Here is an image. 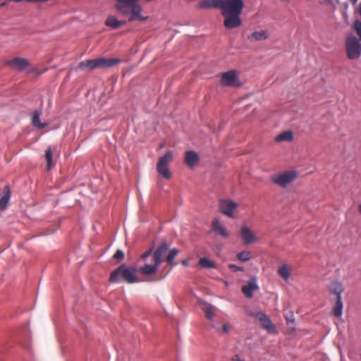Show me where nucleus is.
I'll return each instance as SVG.
<instances>
[{"label": "nucleus", "mask_w": 361, "mask_h": 361, "mask_svg": "<svg viewBox=\"0 0 361 361\" xmlns=\"http://www.w3.org/2000/svg\"><path fill=\"white\" fill-rule=\"evenodd\" d=\"M171 244L166 242L162 243L154 250V245L148 250L140 255V261L144 265L140 268V272L144 276H150L156 274L159 267L162 262L164 257L169 250Z\"/></svg>", "instance_id": "f257e3e1"}, {"label": "nucleus", "mask_w": 361, "mask_h": 361, "mask_svg": "<svg viewBox=\"0 0 361 361\" xmlns=\"http://www.w3.org/2000/svg\"><path fill=\"white\" fill-rule=\"evenodd\" d=\"M243 8L242 0H221V9L225 18L224 25L232 29L241 25L240 15Z\"/></svg>", "instance_id": "f03ea898"}, {"label": "nucleus", "mask_w": 361, "mask_h": 361, "mask_svg": "<svg viewBox=\"0 0 361 361\" xmlns=\"http://www.w3.org/2000/svg\"><path fill=\"white\" fill-rule=\"evenodd\" d=\"M109 281L111 283H119L122 281L128 283L138 282L137 269L135 267L122 264L111 273Z\"/></svg>", "instance_id": "7ed1b4c3"}, {"label": "nucleus", "mask_w": 361, "mask_h": 361, "mask_svg": "<svg viewBox=\"0 0 361 361\" xmlns=\"http://www.w3.org/2000/svg\"><path fill=\"white\" fill-rule=\"evenodd\" d=\"M120 60L118 59L97 58L94 59H90L81 61L79 63L78 68L82 71H91L98 67H112L118 64Z\"/></svg>", "instance_id": "20e7f679"}, {"label": "nucleus", "mask_w": 361, "mask_h": 361, "mask_svg": "<svg viewBox=\"0 0 361 361\" xmlns=\"http://www.w3.org/2000/svg\"><path fill=\"white\" fill-rule=\"evenodd\" d=\"M298 173L296 171L288 170L273 174L271 179L275 185L286 188L298 178Z\"/></svg>", "instance_id": "39448f33"}, {"label": "nucleus", "mask_w": 361, "mask_h": 361, "mask_svg": "<svg viewBox=\"0 0 361 361\" xmlns=\"http://www.w3.org/2000/svg\"><path fill=\"white\" fill-rule=\"evenodd\" d=\"M173 154L171 151H167L164 155L159 157L157 164V171L165 179H170L171 173L169 169V164L172 161Z\"/></svg>", "instance_id": "423d86ee"}, {"label": "nucleus", "mask_w": 361, "mask_h": 361, "mask_svg": "<svg viewBox=\"0 0 361 361\" xmlns=\"http://www.w3.org/2000/svg\"><path fill=\"white\" fill-rule=\"evenodd\" d=\"M345 47L347 56L350 59H357L361 55V44L353 35L346 37Z\"/></svg>", "instance_id": "0eeeda50"}, {"label": "nucleus", "mask_w": 361, "mask_h": 361, "mask_svg": "<svg viewBox=\"0 0 361 361\" xmlns=\"http://www.w3.org/2000/svg\"><path fill=\"white\" fill-rule=\"evenodd\" d=\"M221 82L224 86L238 87L241 85L238 72L235 70H231L221 74Z\"/></svg>", "instance_id": "6e6552de"}, {"label": "nucleus", "mask_w": 361, "mask_h": 361, "mask_svg": "<svg viewBox=\"0 0 361 361\" xmlns=\"http://www.w3.org/2000/svg\"><path fill=\"white\" fill-rule=\"evenodd\" d=\"M237 207L238 204L231 200H223L219 203V209L221 212L228 217L233 216V212Z\"/></svg>", "instance_id": "1a4fd4ad"}, {"label": "nucleus", "mask_w": 361, "mask_h": 361, "mask_svg": "<svg viewBox=\"0 0 361 361\" xmlns=\"http://www.w3.org/2000/svg\"><path fill=\"white\" fill-rule=\"evenodd\" d=\"M240 235L245 245H250L257 240L254 233L245 225L240 228Z\"/></svg>", "instance_id": "9d476101"}, {"label": "nucleus", "mask_w": 361, "mask_h": 361, "mask_svg": "<svg viewBox=\"0 0 361 361\" xmlns=\"http://www.w3.org/2000/svg\"><path fill=\"white\" fill-rule=\"evenodd\" d=\"M257 318L261 324V326L269 333H276V328L269 317L263 312H259Z\"/></svg>", "instance_id": "9b49d317"}, {"label": "nucleus", "mask_w": 361, "mask_h": 361, "mask_svg": "<svg viewBox=\"0 0 361 361\" xmlns=\"http://www.w3.org/2000/svg\"><path fill=\"white\" fill-rule=\"evenodd\" d=\"M259 289L257 279L252 277L247 282V284L242 287V292L248 298L253 297V291Z\"/></svg>", "instance_id": "f8f14e48"}, {"label": "nucleus", "mask_w": 361, "mask_h": 361, "mask_svg": "<svg viewBox=\"0 0 361 361\" xmlns=\"http://www.w3.org/2000/svg\"><path fill=\"white\" fill-rule=\"evenodd\" d=\"M198 154L193 151H187L185 154V163L190 167L193 168L199 161Z\"/></svg>", "instance_id": "ddd939ff"}, {"label": "nucleus", "mask_w": 361, "mask_h": 361, "mask_svg": "<svg viewBox=\"0 0 361 361\" xmlns=\"http://www.w3.org/2000/svg\"><path fill=\"white\" fill-rule=\"evenodd\" d=\"M8 64L13 66L18 71H24L28 67L29 62L25 59L16 57L9 61Z\"/></svg>", "instance_id": "4468645a"}, {"label": "nucleus", "mask_w": 361, "mask_h": 361, "mask_svg": "<svg viewBox=\"0 0 361 361\" xmlns=\"http://www.w3.org/2000/svg\"><path fill=\"white\" fill-rule=\"evenodd\" d=\"M344 288L343 284L338 281H332L329 287L330 294L334 295L336 298H341V294Z\"/></svg>", "instance_id": "2eb2a0df"}, {"label": "nucleus", "mask_w": 361, "mask_h": 361, "mask_svg": "<svg viewBox=\"0 0 361 361\" xmlns=\"http://www.w3.org/2000/svg\"><path fill=\"white\" fill-rule=\"evenodd\" d=\"M42 114V112L39 110H36L34 111L32 116V126L37 129H43L46 126H48L47 123H42L40 121V116Z\"/></svg>", "instance_id": "dca6fc26"}, {"label": "nucleus", "mask_w": 361, "mask_h": 361, "mask_svg": "<svg viewBox=\"0 0 361 361\" xmlns=\"http://www.w3.org/2000/svg\"><path fill=\"white\" fill-rule=\"evenodd\" d=\"M126 23V20H118L114 16L108 17L105 22V25L112 29H117L124 25Z\"/></svg>", "instance_id": "f3484780"}, {"label": "nucleus", "mask_w": 361, "mask_h": 361, "mask_svg": "<svg viewBox=\"0 0 361 361\" xmlns=\"http://www.w3.org/2000/svg\"><path fill=\"white\" fill-rule=\"evenodd\" d=\"M221 5V0H204L198 4L200 8H220Z\"/></svg>", "instance_id": "a211bd4d"}, {"label": "nucleus", "mask_w": 361, "mask_h": 361, "mask_svg": "<svg viewBox=\"0 0 361 361\" xmlns=\"http://www.w3.org/2000/svg\"><path fill=\"white\" fill-rule=\"evenodd\" d=\"M11 196V190L8 185H6L4 188V194L0 197V209H4L9 201Z\"/></svg>", "instance_id": "6ab92c4d"}, {"label": "nucleus", "mask_w": 361, "mask_h": 361, "mask_svg": "<svg viewBox=\"0 0 361 361\" xmlns=\"http://www.w3.org/2000/svg\"><path fill=\"white\" fill-rule=\"evenodd\" d=\"M343 304L341 298H336L332 308L334 315L338 318L341 317L343 314Z\"/></svg>", "instance_id": "aec40b11"}, {"label": "nucleus", "mask_w": 361, "mask_h": 361, "mask_svg": "<svg viewBox=\"0 0 361 361\" xmlns=\"http://www.w3.org/2000/svg\"><path fill=\"white\" fill-rule=\"evenodd\" d=\"M268 38V34L265 30L254 32L251 35L248 37V39L251 42L264 40Z\"/></svg>", "instance_id": "412c9836"}, {"label": "nucleus", "mask_w": 361, "mask_h": 361, "mask_svg": "<svg viewBox=\"0 0 361 361\" xmlns=\"http://www.w3.org/2000/svg\"><path fill=\"white\" fill-rule=\"evenodd\" d=\"M213 231L219 232L223 237H228V233L226 229L221 224L218 219H215L212 222Z\"/></svg>", "instance_id": "4be33fe9"}, {"label": "nucleus", "mask_w": 361, "mask_h": 361, "mask_svg": "<svg viewBox=\"0 0 361 361\" xmlns=\"http://www.w3.org/2000/svg\"><path fill=\"white\" fill-rule=\"evenodd\" d=\"M293 139V135L292 131L287 130L280 133L275 137V140L278 142H290Z\"/></svg>", "instance_id": "5701e85b"}, {"label": "nucleus", "mask_w": 361, "mask_h": 361, "mask_svg": "<svg viewBox=\"0 0 361 361\" xmlns=\"http://www.w3.org/2000/svg\"><path fill=\"white\" fill-rule=\"evenodd\" d=\"M202 305V310L204 311L206 317L209 319H212L215 315V307L207 302H204Z\"/></svg>", "instance_id": "b1692460"}, {"label": "nucleus", "mask_w": 361, "mask_h": 361, "mask_svg": "<svg viewBox=\"0 0 361 361\" xmlns=\"http://www.w3.org/2000/svg\"><path fill=\"white\" fill-rule=\"evenodd\" d=\"M277 272L279 275L285 281H288L290 276V272L287 264H283L279 267Z\"/></svg>", "instance_id": "393cba45"}, {"label": "nucleus", "mask_w": 361, "mask_h": 361, "mask_svg": "<svg viewBox=\"0 0 361 361\" xmlns=\"http://www.w3.org/2000/svg\"><path fill=\"white\" fill-rule=\"evenodd\" d=\"M179 253V250L176 248L171 249L168 255L166 257V261L167 263L170 264L171 266H173L174 264V259Z\"/></svg>", "instance_id": "a878e982"}, {"label": "nucleus", "mask_w": 361, "mask_h": 361, "mask_svg": "<svg viewBox=\"0 0 361 361\" xmlns=\"http://www.w3.org/2000/svg\"><path fill=\"white\" fill-rule=\"evenodd\" d=\"M44 157L47 162V169L50 170L54 165L52 161V151L50 147L46 149Z\"/></svg>", "instance_id": "bb28decb"}, {"label": "nucleus", "mask_w": 361, "mask_h": 361, "mask_svg": "<svg viewBox=\"0 0 361 361\" xmlns=\"http://www.w3.org/2000/svg\"><path fill=\"white\" fill-rule=\"evenodd\" d=\"M199 265L205 269H212L215 267V262L207 258L203 257L199 260Z\"/></svg>", "instance_id": "cd10ccee"}, {"label": "nucleus", "mask_w": 361, "mask_h": 361, "mask_svg": "<svg viewBox=\"0 0 361 361\" xmlns=\"http://www.w3.org/2000/svg\"><path fill=\"white\" fill-rule=\"evenodd\" d=\"M252 257V255L251 252L243 250L242 252H240L237 255V258L243 262L249 261Z\"/></svg>", "instance_id": "c85d7f7f"}, {"label": "nucleus", "mask_w": 361, "mask_h": 361, "mask_svg": "<svg viewBox=\"0 0 361 361\" xmlns=\"http://www.w3.org/2000/svg\"><path fill=\"white\" fill-rule=\"evenodd\" d=\"M354 28L361 40V22L359 20H355L354 23Z\"/></svg>", "instance_id": "c756f323"}, {"label": "nucleus", "mask_w": 361, "mask_h": 361, "mask_svg": "<svg viewBox=\"0 0 361 361\" xmlns=\"http://www.w3.org/2000/svg\"><path fill=\"white\" fill-rule=\"evenodd\" d=\"M124 252L121 250H118L116 253L114 255V258L116 259H123L124 258Z\"/></svg>", "instance_id": "7c9ffc66"}, {"label": "nucleus", "mask_w": 361, "mask_h": 361, "mask_svg": "<svg viewBox=\"0 0 361 361\" xmlns=\"http://www.w3.org/2000/svg\"><path fill=\"white\" fill-rule=\"evenodd\" d=\"M228 267L231 269H232L233 271H243L244 270V268L243 267H240V266L235 265L234 264H229Z\"/></svg>", "instance_id": "2f4dec72"}, {"label": "nucleus", "mask_w": 361, "mask_h": 361, "mask_svg": "<svg viewBox=\"0 0 361 361\" xmlns=\"http://www.w3.org/2000/svg\"><path fill=\"white\" fill-rule=\"evenodd\" d=\"M231 361H245L242 360L238 355H235L231 360Z\"/></svg>", "instance_id": "473e14b6"}, {"label": "nucleus", "mask_w": 361, "mask_h": 361, "mask_svg": "<svg viewBox=\"0 0 361 361\" xmlns=\"http://www.w3.org/2000/svg\"><path fill=\"white\" fill-rule=\"evenodd\" d=\"M229 329H230L229 326L227 324H224L223 326V331H224V333L228 332Z\"/></svg>", "instance_id": "72a5a7b5"}, {"label": "nucleus", "mask_w": 361, "mask_h": 361, "mask_svg": "<svg viewBox=\"0 0 361 361\" xmlns=\"http://www.w3.org/2000/svg\"><path fill=\"white\" fill-rule=\"evenodd\" d=\"M182 264H183V265H185V266H187V265H188V264H189V261H188V259H183V260L182 261Z\"/></svg>", "instance_id": "f704fd0d"}, {"label": "nucleus", "mask_w": 361, "mask_h": 361, "mask_svg": "<svg viewBox=\"0 0 361 361\" xmlns=\"http://www.w3.org/2000/svg\"><path fill=\"white\" fill-rule=\"evenodd\" d=\"M350 1H351L353 4H355L357 2V0H350Z\"/></svg>", "instance_id": "c9c22d12"}, {"label": "nucleus", "mask_w": 361, "mask_h": 361, "mask_svg": "<svg viewBox=\"0 0 361 361\" xmlns=\"http://www.w3.org/2000/svg\"><path fill=\"white\" fill-rule=\"evenodd\" d=\"M358 210H359V212L361 214V204L359 205Z\"/></svg>", "instance_id": "e433bc0d"}, {"label": "nucleus", "mask_w": 361, "mask_h": 361, "mask_svg": "<svg viewBox=\"0 0 361 361\" xmlns=\"http://www.w3.org/2000/svg\"><path fill=\"white\" fill-rule=\"evenodd\" d=\"M360 16H361V3H360Z\"/></svg>", "instance_id": "4c0bfd02"}]
</instances>
